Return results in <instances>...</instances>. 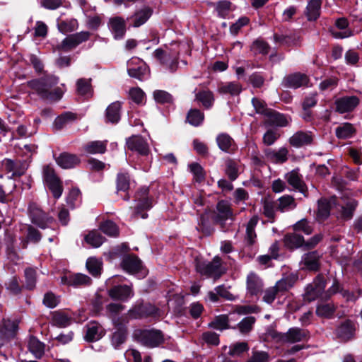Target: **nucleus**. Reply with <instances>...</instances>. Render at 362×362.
Instances as JSON below:
<instances>
[{
    "label": "nucleus",
    "mask_w": 362,
    "mask_h": 362,
    "mask_svg": "<svg viewBox=\"0 0 362 362\" xmlns=\"http://www.w3.org/2000/svg\"><path fill=\"white\" fill-rule=\"evenodd\" d=\"M334 205L339 212V216L341 218L350 219L354 215L358 203L354 199L345 196L341 197V204L339 205H336L335 198L329 201L325 199H320L318 201L317 217L321 219L327 218Z\"/></svg>",
    "instance_id": "f257e3e1"
},
{
    "label": "nucleus",
    "mask_w": 362,
    "mask_h": 362,
    "mask_svg": "<svg viewBox=\"0 0 362 362\" xmlns=\"http://www.w3.org/2000/svg\"><path fill=\"white\" fill-rule=\"evenodd\" d=\"M58 78L54 76H49L42 79L30 81L28 82V85L42 98L52 100H58L62 97L63 91L59 88L54 90L53 93L49 91L54 85L58 83Z\"/></svg>",
    "instance_id": "f03ea898"
},
{
    "label": "nucleus",
    "mask_w": 362,
    "mask_h": 362,
    "mask_svg": "<svg viewBox=\"0 0 362 362\" xmlns=\"http://www.w3.org/2000/svg\"><path fill=\"white\" fill-rule=\"evenodd\" d=\"M195 267L200 275L213 278L214 280L219 279L226 272L221 259L218 256L214 257L211 262L196 259Z\"/></svg>",
    "instance_id": "7ed1b4c3"
},
{
    "label": "nucleus",
    "mask_w": 362,
    "mask_h": 362,
    "mask_svg": "<svg viewBox=\"0 0 362 362\" xmlns=\"http://www.w3.org/2000/svg\"><path fill=\"white\" fill-rule=\"evenodd\" d=\"M123 281V278L119 276H112L111 279H109L106 284L107 286H112V287L109 290L108 293L109 296L115 300H120L122 301H126L133 297L134 292L132 291L131 286L127 285H115L116 283H119Z\"/></svg>",
    "instance_id": "20e7f679"
},
{
    "label": "nucleus",
    "mask_w": 362,
    "mask_h": 362,
    "mask_svg": "<svg viewBox=\"0 0 362 362\" xmlns=\"http://www.w3.org/2000/svg\"><path fill=\"white\" fill-rule=\"evenodd\" d=\"M158 309L150 303H139L129 310L127 315L121 317L122 322H127L128 317L135 319L150 316L156 317L158 315Z\"/></svg>",
    "instance_id": "39448f33"
},
{
    "label": "nucleus",
    "mask_w": 362,
    "mask_h": 362,
    "mask_svg": "<svg viewBox=\"0 0 362 362\" xmlns=\"http://www.w3.org/2000/svg\"><path fill=\"white\" fill-rule=\"evenodd\" d=\"M43 179L46 186L52 192L54 198L58 199L61 197L63 188L62 182L56 175L53 168L47 165L43 168Z\"/></svg>",
    "instance_id": "423d86ee"
},
{
    "label": "nucleus",
    "mask_w": 362,
    "mask_h": 362,
    "mask_svg": "<svg viewBox=\"0 0 362 362\" xmlns=\"http://www.w3.org/2000/svg\"><path fill=\"white\" fill-rule=\"evenodd\" d=\"M28 210L32 223L41 228H46L54 221V218L42 211L35 203H30Z\"/></svg>",
    "instance_id": "0eeeda50"
},
{
    "label": "nucleus",
    "mask_w": 362,
    "mask_h": 362,
    "mask_svg": "<svg viewBox=\"0 0 362 362\" xmlns=\"http://www.w3.org/2000/svg\"><path fill=\"white\" fill-rule=\"evenodd\" d=\"M121 267L125 272L135 275L139 279L144 278L147 274V270L143 267L140 259L136 256L125 257Z\"/></svg>",
    "instance_id": "6e6552de"
},
{
    "label": "nucleus",
    "mask_w": 362,
    "mask_h": 362,
    "mask_svg": "<svg viewBox=\"0 0 362 362\" xmlns=\"http://www.w3.org/2000/svg\"><path fill=\"white\" fill-rule=\"evenodd\" d=\"M138 337L144 345L151 348L158 346L163 341L161 332L156 329L142 330Z\"/></svg>",
    "instance_id": "1a4fd4ad"
},
{
    "label": "nucleus",
    "mask_w": 362,
    "mask_h": 362,
    "mask_svg": "<svg viewBox=\"0 0 362 362\" xmlns=\"http://www.w3.org/2000/svg\"><path fill=\"white\" fill-rule=\"evenodd\" d=\"M233 213L230 209V204L226 201H220L216 205L213 220L219 223L222 227L228 219H233Z\"/></svg>",
    "instance_id": "9d476101"
},
{
    "label": "nucleus",
    "mask_w": 362,
    "mask_h": 362,
    "mask_svg": "<svg viewBox=\"0 0 362 362\" xmlns=\"http://www.w3.org/2000/svg\"><path fill=\"white\" fill-rule=\"evenodd\" d=\"M90 33L88 32H80L74 35H68L60 45V49L64 51H69L83 42L88 40Z\"/></svg>",
    "instance_id": "9b49d317"
},
{
    "label": "nucleus",
    "mask_w": 362,
    "mask_h": 362,
    "mask_svg": "<svg viewBox=\"0 0 362 362\" xmlns=\"http://www.w3.org/2000/svg\"><path fill=\"white\" fill-rule=\"evenodd\" d=\"M321 255L317 251H313L304 254L300 262L302 269L317 271L320 268Z\"/></svg>",
    "instance_id": "f8f14e48"
},
{
    "label": "nucleus",
    "mask_w": 362,
    "mask_h": 362,
    "mask_svg": "<svg viewBox=\"0 0 362 362\" xmlns=\"http://www.w3.org/2000/svg\"><path fill=\"white\" fill-rule=\"evenodd\" d=\"M325 288V282L323 278L317 277L313 283L306 288L304 298L308 301H313L320 296Z\"/></svg>",
    "instance_id": "ddd939ff"
},
{
    "label": "nucleus",
    "mask_w": 362,
    "mask_h": 362,
    "mask_svg": "<svg viewBox=\"0 0 362 362\" xmlns=\"http://www.w3.org/2000/svg\"><path fill=\"white\" fill-rule=\"evenodd\" d=\"M154 56L169 71L174 72L177 69L178 62L176 56H171L161 49H156Z\"/></svg>",
    "instance_id": "4468645a"
},
{
    "label": "nucleus",
    "mask_w": 362,
    "mask_h": 362,
    "mask_svg": "<svg viewBox=\"0 0 362 362\" xmlns=\"http://www.w3.org/2000/svg\"><path fill=\"white\" fill-rule=\"evenodd\" d=\"M283 83L287 88H298L301 86H308L309 78L304 74L295 73L284 77Z\"/></svg>",
    "instance_id": "2eb2a0df"
},
{
    "label": "nucleus",
    "mask_w": 362,
    "mask_h": 362,
    "mask_svg": "<svg viewBox=\"0 0 362 362\" xmlns=\"http://www.w3.org/2000/svg\"><path fill=\"white\" fill-rule=\"evenodd\" d=\"M359 103L356 96H346L340 98L335 101L336 110L340 113L352 111Z\"/></svg>",
    "instance_id": "dca6fc26"
},
{
    "label": "nucleus",
    "mask_w": 362,
    "mask_h": 362,
    "mask_svg": "<svg viewBox=\"0 0 362 362\" xmlns=\"http://www.w3.org/2000/svg\"><path fill=\"white\" fill-rule=\"evenodd\" d=\"M1 167L8 173H11L12 177H14L23 175L28 168V165L25 163L14 162L11 159H5L2 161Z\"/></svg>",
    "instance_id": "f3484780"
},
{
    "label": "nucleus",
    "mask_w": 362,
    "mask_h": 362,
    "mask_svg": "<svg viewBox=\"0 0 362 362\" xmlns=\"http://www.w3.org/2000/svg\"><path fill=\"white\" fill-rule=\"evenodd\" d=\"M127 147L138 152L141 155H147L149 152L148 145L146 141L139 136H134L127 141Z\"/></svg>",
    "instance_id": "a211bd4d"
},
{
    "label": "nucleus",
    "mask_w": 362,
    "mask_h": 362,
    "mask_svg": "<svg viewBox=\"0 0 362 362\" xmlns=\"http://www.w3.org/2000/svg\"><path fill=\"white\" fill-rule=\"evenodd\" d=\"M138 61L139 59L135 58L128 62V74L132 78L143 81L148 78V70L143 63L137 67L132 66V65Z\"/></svg>",
    "instance_id": "6ab92c4d"
},
{
    "label": "nucleus",
    "mask_w": 362,
    "mask_h": 362,
    "mask_svg": "<svg viewBox=\"0 0 362 362\" xmlns=\"http://www.w3.org/2000/svg\"><path fill=\"white\" fill-rule=\"evenodd\" d=\"M109 28L114 35L115 39H121L126 31L125 21L120 17H114L109 21Z\"/></svg>",
    "instance_id": "aec40b11"
},
{
    "label": "nucleus",
    "mask_w": 362,
    "mask_h": 362,
    "mask_svg": "<svg viewBox=\"0 0 362 362\" xmlns=\"http://www.w3.org/2000/svg\"><path fill=\"white\" fill-rule=\"evenodd\" d=\"M308 337V332L305 329L293 327L288 330L283 337V340L288 343H296L303 341Z\"/></svg>",
    "instance_id": "412c9836"
},
{
    "label": "nucleus",
    "mask_w": 362,
    "mask_h": 362,
    "mask_svg": "<svg viewBox=\"0 0 362 362\" xmlns=\"http://www.w3.org/2000/svg\"><path fill=\"white\" fill-rule=\"evenodd\" d=\"M288 151L286 148L282 147L279 150L267 149L265 151V156L267 160L278 163H284L288 159Z\"/></svg>",
    "instance_id": "4be33fe9"
},
{
    "label": "nucleus",
    "mask_w": 362,
    "mask_h": 362,
    "mask_svg": "<svg viewBox=\"0 0 362 362\" xmlns=\"http://www.w3.org/2000/svg\"><path fill=\"white\" fill-rule=\"evenodd\" d=\"M56 162L61 168L68 169L78 165L80 160L76 155L62 153L56 158Z\"/></svg>",
    "instance_id": "5701e85b"
},
{
    "label": "nucleus",
    "mask_w": 362,
    "mask_h": 362,
    "mask_svg": "<svg viewBox=\"0 0 362 362\" xmlns=\"http://www.w3.org/2000/svg\"><path fill=\"white\" fill-rule=\"evenodd\" d=\"M243 88L240 83L230 81L221 83L218 88V92L221 94H229L231 96L238 95L242 92Z\"/></svg>",
    "instance_id": "b1692460"
},
{
    "label": "nucleus",
    "mask_w": 362,
    "mask_h": 362,
    "mask_svg": "<svg viewBox=\"0 0 362 362\" xmlns=\"http://www.w3.org/2000/svg\"><path fill=\"white\" fill-rule=\"evenodd\" d=\"M105 334L103 328L97 322H93L87 325L85 339L88 341H98Z\"/></svg>",
    "instance_id": "393cba45"
},
{
    "label": "nucleus",
    "mask_w": 362,
    "mask_h": 362,
    "mask_svg": "<svg viewBox=\"0 0 362 362\" xmlns=\"http://www.w3.org/2000/svg\"><path fill=\"white\" fill-rule=\"evenodd\" d=\"M313 141V136L310 132H298L289 139L291 146L298 148L304 145L310 144Z\"/></svg>",
    "instance_id": "a878e982"
},
{
    "label": "nucleus",
    "mask_w": 362,
    "mask_h": 362,
    "mask_svg": "<svg viewBox=\"0 0 362 362\" xmlns=\"http://www.w3.org/2000/svg\"><path fill=\"white\" fill-rule=\"evenodd\" d=\"M262 282L254 272H250L247 277V290L251 295H257L262 288Z\"/></svg>",
    "instance_id": "bb28decb"
},
{
    "label": "nucleus",
    "mask_w": 362,
    "mask_h": 362,
    "mask_svg": "<svg viewBox=\"0 0 362 362\" xmlns=\"http://www.w3.org/2000/svg\"><path fill=\"white\" fill-rule=\"evenodd\" d=\"M288 183L293 188L304 192V182L302 180V176L299 174L298 170H293L285 175Z\"/></svg>",
    "instance_id": "cd10ccee"
},
{
    "label": "nucleus",
    "mask_w": 362,
    "mask_h": 362,
    "mask_svg": "<svg viewBox=\"0 0 362 362\" xmlns=\"http://www.w3.org/2000/svg\"><path fill=\"white\" fill-rule=\"evenodd\" d=\"M355 330V324L350 320H347L338 327L337 335L341 339L346 341L353 337Z\"/></svg>",
    "instance_id": "c85d7f7f"
},
{
    "label": "nucleus",
    "mask_w": 362,
    "mask_h": 362,
    "mask_svg": "<svg viewBox=\"0 0 362 362\" xmlns=\"http://www.w3.org/2000/svg\"><path fill=\"white\" fill-rule=\"evenodd\" d=\"M227 315H220L215 317V319L209 324V326L215 329L223 331L224 329L232 328L229 325L230 320H237L233 317Z\"/></svg>",
    "instance_id": "c756f323"
},
{
    "label": "nucleus",
    "mask_w": 362,
    "mask_h": 362,
    "mask_svg": "<svg viewBox=\"0 0 362 362\" xmlns=\"http://www.w3.org/2000/svg\"><path fill=\"white\" fill-rule=\"evenodd\" d=\"M348 21L345 18H339L336 20L335 25L337 28L341 30L340 32H332V35L336 38H346L353 35L351 30L348 29Z\"/></svg>",
    "instance_id": "7c9ffc66"
},
{
    "label": "nucleus",
    "mask_w": 362,
    "mask_h": 362,
    "mask_svg": "<svg viewBox=\"0 0 362 362\" xmlns=\"http://www.w3.org/2000/svg\"><path fill=\"white\" fill-rule=\"evenodd\" d=\"M90 282V279L82 274H77L74 276H70L69 279L66 276H64L62 278V283L66 284L70 286H81V285H88Z\"/></svg>",
    "instance_id": "2f4dec72"
},
{
    "label": "nucleus",
    "mask_w": 362,
    "mask_h": 362,
    "mask_svg": "<svg viewBox=\"0 0 362 362\" xmlns=\"http://www.w3.org/2000/svg\"><path fill=\"white\" fill-rule=\"evenodd\" d=\"M321 1L310 0L306 7L305 15L309 21H315L320 14Z\"/></svg>",
    "instance_id": "473e14b6"
},
{
    "label": "nucleus",
    "mask_w": 362,
    "mask_h": 362,
    "mask_svg": "<svg viewBox=\"0 0 362 362\" xmlns=\"http://www.w3.org/2000/svg\"><path fill=\"white\" fill-rule=\"evenodd\" d=\"M28 349L37 358H40L45 353V344L36 337H31L28 341Z\"/></svg>",
    "instance_id": "72a5a7b5"
},
{
    "label": "nucleus",
    "mask_w": 362,
    "mask_h": 362,
    "mask_svg": "<svg viewBox=\"0 0 362 362\" xmlns=\"http://www.w3.org/2000/svg\"><path fill=\"white\" fill-rule=\"evenodd\" d=\"M121 104L119 102L111 103L106 109V118L112 123L117 122L120 119Z\"/></svg>",
    "instance_id": "f704fd0d"
},
{
    "label": "nucleus",
    "mask_w": 362,
    "mask_h": 362,
    "mask_svg": "<svg viewBox=\"0 0 362 362\" xmlns=\"http://www.w3.org/2000/svg\"><path fill=\"white\" fill-rule=\"evenodd\" d=\"M285 245L289 248L303 247L304 249V238L303 236L292 233L284 237Z\"/></svg>",
    "instance_id": "c9c22d12"
},
{
    "label": "nucleus",
    "mask_w": 362,
    "mask_h": 362,
    "mask_svg": "<svg viewBox=\"0 0 362 362\" xmlns=\"http://www.w3.org/2000/svg\"><path fill=\"white\" fill-rule=\"evenodd\" d=\"M216 143L218 148L224 152H230L234 144L233 139L228 134L225 133L220 134L217 136Z\"/></svg>",
    "instance_id": "e433bc0d"
},
{
    "label": "nucleus",
    "mask_w": 362,
    "mask_h": 362,
    "mask_svg": "<svg viewBox=\"0 0 362 362\" xmlns=\"http://www.w3.org/2000/svg\"><path fill=\"white\" fill-rule=\"evenodd\" d=\"M257 222V217L253 216L247 223L245 240L250 245H252L255 242L257 235L255 231V228L256 227Z\"/></svg>",
    "instance_id": "4c0bfd02"
},
{
    "label": "nucleus",
    "mask_w": 362,
    "mask_h": 362,
    "mask_svg": "<svg viewBox=\"0 0 362 362\" xmlns=\"http://www.w3.org/2000/svg\"><path fill=\"white\" fill-rule=\"evenodd\" d=\"M71 317L65 312H55L52 316V322L54 325L65 327L71 323Z\"/></svg>",
    "instance_id": "58836bf2"
},
{
    "label": "nucleus",
    "mask_w": 362,
    "mask_h": 362,
    "mask_svg": "<svg viewBox=\"0 0 362 362\" xmlns=\"http://www.w3.org/2000/svg\"><path fill=\"white\" fill-rule=\"evenodd\" d=\"M336 136L339 139L351 138L355 134V129L350 123H344L336 129Z\"/></svg>",
    "instance_id": "ea45409f"
},
{
    "label": "nucleus",
    "mask_w": 362,
    "mask_h": 362,
    "mask_svg": "<svg viewBox=\"0 0 362 362\" xmlns=\"http://www.w3.org/2000/svg\"><path fill=\"white\" fill-rule=\"evenodd\" d=\"M296 207V203L293 197L289 195L282 196L279 199L278 209L281 212L288 211Z\"/></svg>",
    "instance_id": "a19ab883"
},
{
    "label": "nucleus",
    "mask_w": 362,
    "mask_h": 362,
    "mask_svg": "<svg viewBox=\"0 0 362 362\" xmlns=\"http://www.w3.org/2000/svg\"><path fill=\"white\" fill-rule=\"evenodd\" d=\"M106 141H94L88 143L84 147L85 151L88 153H103L106 150Z\"/></svg>",
    "instance_id": "79ce46f5"
},
{
    "label": "nucleus",
    "mask_w": 362,
    "mask_h": 362,
    "mask_svg": "<svg viewBox=\"0 0 362 362\" xmlns=\"http://www.w3.org/2000/svg\"><path fill=\"white\" fill-rule=\"evenodd\" d=\"M295 281V276L293 275H288L281 278L276 283L274 286L279 293L285 292L293 287Z\"/></svg>",
    "instance_id": "37998d69"
},
{
    "label": "nucleus",
    "mask_w": 362,
    "mask_h": 362,
    "mask_svg": "<svg viewBox=\"0 0 362 362\" xmlns=\"http://www.w3.org/2000/svg\"><path fill=\"white\" fill-rule=\"evenodd\" d=\"M85 240L92 247H98L103 243L105 238L98 231L93 230L86 235Z\"/></svg>",
    "instance_id": "c03bdc74"
},
{
    "label": "nucleus",
    "mask_w": 362,
    "mask_h": 362,
    "mask_svg": "<svg viewBox=\"0 0 362 362\" xmlns=\"http://www.w3.org/2000/svg\"><path fill=\"white\" fill-rule=\"evenodd\" d=\"M151 11L148 8H144L141 11L135 13L133 19V25L134 27H139L143 25L151 16Z\"/></svg>",
    "instance_id": "a18cd8bd"
},
{
    "label": "nucleus",
    "mask_w": 362,
    "mask_h": 362,
    "mask_svg": "<svg viewBox=\"0 0 362 362\" xmlns=\"http://www.w3.org/2000/svg\"><path fill=\"white\" fill-rule=\"evenodd\" d=\"M16 325L14 322L7 320L4 322V326L0 329V338L2 339H8L15 335Z\"/></svg>",
    "instance_id": "49530a36"
},
{
    "label": "nucleus",
    "mask_w": 362,
    "mask_h": 362,
    "mask_svg": "<svg viewBox=\"0 0 362 362\" xmlns=\"http://www.w3.org/2000/svg\"><path fill=\"white\" fill-rule=\"evenodd\" d=\"M86 267L88 272L95 276L100 274L102 262L95 257H90L86 261Z\"/></svg>",
    "instance_id": "de8ad7c7"
},
{
    "label": "nucleus",
    "mask_w": 362,
    "mask_h": 362,
    "mask_svg": "<svg viewBox=\"0 0 362 362\" xmlns=\"http://www.w3.org/2000/svg\"><path fill=\"white\" fill-rule=\"evenodd\" d=\"M268 116L271 122L278 127H285L289 124L290 119L286 117L284 115L280 114L277 112L270 111Z\"/></svg>",
    "instance_id": "09e8293b"
},
{
    "label": "nucleus",
    "mask_w": 362,
    "mask_h": 362,
    "mask_svg": "<svg viewBox=\"0 0 362 362\" xmlns=\"http://www.w3.org/2000/svg\"><path fill=\"white\" fill-rule=\"evenodd\" d=\"M77 92L79 95L85 97H90L92 95V88L90 80L79 79L77 81Z\"/></svg>",
    "instance_id": "8fccbe9b"
},
{
    "label": "nucleus",
    "mask_w": 362,
    "mask_h": 362,
    "mask_svg": "<svg viewBox=\"0 0 362 362\" xmlns=\"http://www.w3.org/2000/svg\"><path fill=\"white\" fill-rule=\"evenodd\" d=\"M124 309V307L119 303H110L107 306V310L110 315L114 324L116 326L120 325L117 315Z\"/></svg>",
    "instance_id": "3c124183"
},
{
    "label": "nucleus",
    "mask_w": 362,
    "mask_h": 362,
    "mask_svg": "<svg viewBox=\"0 0 362 362\" xmlns=\"http://www.w3.org/2000/svg\"><path fill=\"white\" fill-rule=\"evenodd\" d=\"M204 114L198 110H191L187 117L188 122L195 127L200 125L204 120Z\"/></svg>",
    "instance_id": "603ef678"
},
{
    "label": "nucleus",
    "mask_w": 362,
    "mask_h": 362,
    "mask_svg": "<svg viewBox=\"0 0 362 362\" xmlns=\"http://www.w3.org/2000/svg\"><path fill=\"white\" fill-rule=\"evenodd\" d=\"M196 99L200 101L205 107H210L214 103V95L211 91L204 90L196 95Z\"/></svg>",
    "instance_id": "864d4df0"
},
{
    "label": "nucleus",
    "mask_w": 362,
    "mask_h": 362,
    "mask_svg": "<svg viewBox=\"0 0 362 362\" xmlns=\"http://www.w3.org/2000/svg\"><path fill=\"white\" fill-rule=\"evenodd\" d=\"M249 350L246 342H238L229 346L228 354L231 356H239L245 351Z\"/></svg>",
    "instance_id": "5fc2aeb1"
},
{
    "label": "nucleus",
    "mask_w": 362,
    "mask_h": 362,
    "mask_svg": "<svg viewBox=\"0 0 362 362\" xmlns=\"http://www.w3.org/2000/svg\"><path fill=\"white\" fill-rule=\"evenodd\" d=\"M188 167L197 182H201L205 179V173L204 169L199 163H191L188 165Z\"/></svg>",
    "instance_id": "6e6d98bb"
},
{
    "label": "nucleus",
    "mask_w": 362,
    "mask_h": 362,
    "mask_svg": "<svg viewBox=\"0 0 362 362\" xmlns=\"http://www.w3.org/2000/svg\"><path fill=\"white\" fill-rule=\"evenodd\" d=\"M334 311V307L331 303H322L317 305L316 314L322 317H329Z\"/></svg>",
    "instance_id": "4d7b16f0"
},
{
    "label": "nucleus",
    "mask_w": 362,
    "mask_h": 362,
    "mask_svg": "<svg viewBox=\"0 0 362 362\" xmlns=\"http://www.w3.org/2000/svg\"><path fill=\"white\" fill-rule=\"evenodd\" d=\"M100 230L109 236L115 237L118 235L119 230L117 225L112 221H105L100 226Z\"/></svg>",
    "instance_id": "13d9d810"
},
{
    "label": "nucleus",
    "mask_w": 362,
    "mask_h": 362,
    "mask_svg": "<svg viewBox=\"0 0 362 362\" xmlns=\"http://www.w3.org/2000/svg\"><path fill=\"white\" fill-rule=\"evenodd\" d=\"M76 27L77 21L74 19L62 21L58 23L59 30L64 34L74 31Z\"/></svg>",
    "instance_id": "bf43d9fd"
},
{
    "label": "nucleus",
    "mask_w": 362,
    "mask_h": 362,
    "mask_svg": "<svg viewBox=\"0 0 362 362\" xmlns=\"http://www.w3.org/2000/svg\"><path fill=\"white\" fill-rule=\"evenodd\" d=\"M126 339V330L124 328H119L115 332L112 337V344L115 349H117Z\"/></svg>",
    "instance_id": "052dcab7"
},
{
    "label": "nucleus",
    "mask_w": 362,
    "mask_h": 362,
    "mask_svg": "<svg viewBox=\"0 0 362 362\" xmlns=\"http://www.w3.org/2000/svg\"><path fill=\"white\" fill-rule=\"evenodd\" d=\"M129 98L135 103L142 104L145 100V93L139 88H132L129 92Z\"/></svg>",
    "instance_id": "680f3d73"
},
{
    "label": "nucleus",
    "mask_w": 362,
    "mask_h": 362,
    "mask_svg": "<svg viewBox=\"0 0 362 362\" xmlns=\"http://www.w3.org/2000/svg\"><path fill=\"white\" fill-rule=\"evenodd\" d=\"M255 322L254 317H246L243 318L238 325V329L241 333L245 334L249 332Z\"/></svg>",
    "instance_id": "e2e57ef3"
},
{
    "label": "nucleus",
    "mask_w": 362,
    "mask_h": 362,
    "mask_svg": "<svg viewBox=\"0 0 362 362\" xmlns=\"http://www.w3.org/2000/svg\"><path fill=\"white\" fill-rule=\"evenodd\" d=\"M252 104L257 114L268 115L271 111L267 107L266 103L259 98H253Z\"/></svg>",
    "instance_id": "0e129e2a"
},
{
    "label": "nucleus",
    "mask_w": 362,
    "mask_h": 362,
    "mask_svg": "<svg viewBox=\"0 0 362 362\" xmlns=\"http://www.w3.org/2000/svg\"><path fill=\"white\" fill-rule=\"evenodd\" d=\"M263 214L272 221L274 220L275 216V204L269 199H264L263 202Z\"/></svg>",
    "instance_id": "69168bd1"
},
{
    "label": "nucleus",
    "mask_w": 362,
    "mask_h": 362,
    "mask_svg": "<svg viewBox=\"0 0 362 362\" xmlns=\"http://www.w3.org/2000/svg\"><path fill=\"white\" fill-rule=\"evenodd\" d=\"M153 98L158 103H169L172 102V96L168 92L156 90L153 92Z\"/></svg>",
    "instance_id": "338daca9"
},
{
    "label": "nucleus",
    "mask_w": 362,
    "mask_h": 362,
    "mask_svg": "<svg viewBox=\"0 0 362 362\" xmlns=\"http://www.w3.org/2000/svg\"><path fill=\"white\" fill-rule=\"evenodd\" d=\"M126 356L127 358L132 357L134 362H151V358L149 356H145L142 359L141 354L136 349H131L126 351Z\"/></svg>",
    "instance_id": "774afa93"
}]
</instances>
